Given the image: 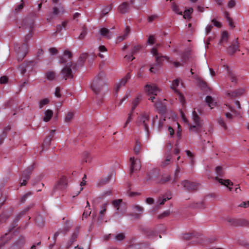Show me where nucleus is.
I'll list each match as a JSON object with an SVG mask.
<instances>
[{"instance_id": "nucleus-55", "label": "nucleus", "mask_w": 249, "mask_h": 249, "mask_svg": "<svg viewBox=\"0 0 249 249\" xmlns=\"http://www.w3.org/2000/svg\"><path fill=\"white\" fill-rule=\"evenodd\" d=\"M154 202V199L151 197H148L145 199V202L148 204H152Z\"/></svg>"}, {"instance_id": "nucleus-5", "label": "nucleus", "mask_w": 249, "mask_h": 249, "mask_svg": "<svg viewBox=\"0 0 249 249\" xmlns=\"http://www.w3.org/2000/svg\"><path fill=\"white\" fill-rule=\"evenodd\" d=\"M182 238L186 240H195L198 243H202L203 236L197 232H192L186 233L183 234Z\"/></svg>"}, {"instance_id": "nucleus-30", "label": "nucleus", "mask_w": 249, "mask_h": 249, "mask_svg": "<svg viewBox=\"0 0 249 249\" xmlns=\"http://www.w3.org/2000/svg\"><path fill=\"white\" fill-rule=\"evenodd\" d=\"M228 77L230 79V80L232 82L236 83L237 81V79L236 74L231 71H228Z\"/></svg>"}, {"instance_id": "nucleus-42", "label": "nucleus", "mask_w": 249, "mask_h": 249, "mask_svg": "<svg viewBox=\"0 0 249 249\" xmlns=\"http://www.w3.org/2000/svg\"><path fill=\"white\" fill-rule=\"evenodd\" d=\"M171 179V177L169 175H165L162 176L160 179V182L161 183H165Z\"/></svg>"}, {"instance_id": "nucleus-14", "label": "nucleus", "mask_w": 249, "mask_h": 249, "mask_svg": "<svg viewBox=\"0 0 249 249\" xmlns=\"http://www.w3.org/2000/svg\"><path fill=\"white\" fill-rule=\"evenodd\" d=\"M130 77L131 75L129 73H128L123 78L117 82L115 87L116 91L117 92L122 87L124 86Z\"/></svg>"}, {"instance_id": "nucleus-36", "label": "nucleus", "mask_w": 249, "mask_h": 249, "mask_svg": "<svg viewBox=\"0 0 249 249\" xmlns=\"http://www.w3.org/2000/svg\"><path fill=\"white\" fill-rule=\"evenodd\" d=\"M49 102V99L46 98L41 100L38 103L39 107L40 108H42L43 107L48 104Z\"/></svg>"}, {"instance_id": "nucleus-62", "label": "nucleus", "mask_w": 249, "mask_h": 249, "mask_svg": "<svg viewBox=\"0 0 249 249\" xmlns=\"http://www.w3.org/2000/svg\"><path fill=\"white\" fill-rule=\"evenodd\" d=\"M157 18V16H155V15L150 16L148 18V19H147L148 21L149 22H151L153 20H154Z\"/></svg>"}, {"instance_id": "nucleus-29", "label": "nucleus", "mask_w": 249, "mask_h": 249, "mask_svg": "<svg viewBox=\"0 0 249 249\" xmlns=\"http://www.w3.org/2000/svg\"><path fill=\"white\" fill-rule=\"evenodd\" d=\"M171 198V195H168L167 196H163L162 198H159L157 202L159 205H163L167 200H169Z\"/></svg>"}, {"instance_id": "nucleus-16", "label": "nucleus", "mask_w": 249, "mask_h": 249, "mask_svg": "<svg viewBox=\"0 0 249 249\" xmlns=\"http://www.w3.org/2000/svg\"><path fill=\"white\" fill-rule=\"evenodd\" d=\"M239 47V43L237 40H234L232 44L228 47V51L229 53L231 54H233L234 53H235L238 50Z\"/></svg>"}, {"instance_id": "nucleus-7", "label": "nucleus", "mask_w": 249, "mask_h": 249, "mask_svg": "<svg viewBox=\"0 0 249 249\" xmlns=\"http://www.w3.org/2000/svg\"><path fill=\"white\" fill-rule=\"evenodd\" d=\"M223 112L227 119H231L233 114L236 115L237 112L233 109L230 105L225 104L223 108Z\"/></svg>"}, {"instance_id": "nucleus-57", "label": "nucleus", "mask_w": 249, "mask_h": 249, "mask_svg": "<svg viewBox=\"0 0 249 249\" xmlns=\"http://www.w3.org/2000/svg\"><path fill=\"white\" fill-rule=\"evenodd\" d=\"M212 22L213 23L214 26L217 27H221V23L219 22L216 21L215 19H213Z\"/></svg>"}, {"instance_id": "nucleus-43", "label": "nucleus", "mask_w": 249, "mask_h": 249, "mask_svg": "<svg viewBox=\"0 0 249 249\" xmlns=\"http://www.w3.org/2000/svg\"><path fill=\"white\" fill-rule=\"evenodd\" d=\"M112 9V6L111 5H108L107 6H106L104 7V8L103 9L102 11V14L104 15H106L107 14L109 11H111Z\"/></svg>"}, {"instance_id": "nucleus-12", "label": "nucleus", "mask_w": 249, "mask_h": 249, "mask_svg": "<svg viewBox=\"0 0 249 249\" xmlns=\"http://www.w3.org/2000/svg\"><path fill=\"white\" fill-rule=\"evenodd\" d=\"M184 188L189 191L196 190L198 184L195 182H190L188 180H184L181 183Z\"/></svg>"}, {"instance_id": "nucleus-1", "label": "nucleus", "mask_w": 249, "mask_h": 249, "mask_svg": "<svg viewBox=\"0 0 249 249\" xmlns=\"http://www.w3.org/2000/svg\"><path fill=\"white\" fill-rule=\"evenodd\" d=\"M181 118L184 122L186 123L190 127L189 130L192 132H198L201 127V123L199 120V117L195 111H194L192 113V119L194 122V124H190L186 119L185 115L181 112Z\"/></svg>"}, {"instance_id": "nucleus-23", "label": "nucleus", "mask_w": 249, "mask_h": 249, "mask_svg": "<svg viewBox=\"0 0 249 249\" xmlns=\"http://www.w3.org/2000/svg\"><path fill=\"white\" fill-rule=\"evenodd\" d=\"M206 102L207 103L208 105L211 108H213L215 106L216 102L214 101V100L210 96H207L206 98Z\"/></svg>"}, {"instance_id": "nucleus-44", "label": "nucleus", "mask_w": 249, "mask_h": 249, "mask_svg": "<svg viewBox=\"0 0 249 249\" xmlns=\"http://www.w3.org/2000/svg\"><path fill=\"white\" fill-rule=\"evenodd\" d=\"M160 66V65H157V64L156 63L155 65L151 67L150 69V72L154 73H157L159 71V67Z\"/></svg>"}, {"instance_id": "nucleus-50", "label": "nucleus", "mask_w": 249, "mask_h": 249, "mask_svg": "<svg viewBox=\"0 0 249 249\" xmlns=\"http://www.w3.org/2000/svg\"><path fill=\"white\" fill-rule=\"evenodd\" d=\"M67 231H68V229H62L60 230L57 232H56L54 234V237L56 238L59 234L61 233L62 232H66Z\"/></svg>"}, {"instance_id": "nucleus-35", "label": "nucleus", "mask_w": 249, "mask_h": 249, "mask_svg": "<svg viewBox=\"0 0 249 249\" xmlns=\"http://www.w3.org/2000/svg\"><path fill=\"white\" fill-rule=\"evenodd\" d=\"M192 8H190L188 10H185L184 12L183 18L185 19L189 18L190 17V15L192 13Z\"/></svg>"}, {"instance_id": "nucleus-26", "label": "nucleus", "mask_w": 249, "mask_h": 249, "mask_svg": "<svg viewBox=\"0 0 249 249\" xmlns=\"http://www.w3.org/2000/svg\"><path fill=\"white\" fill-rule=\"evenodd\" d=\"M142 97V95L141 94L138 95V96L133 100L132 102V106L131 107V110L134 111V109L136 108L138 104H139L141 98Z\"/></svg>"}, {"instance_id": "nucleus-49", "label": "nucleus", "mask_w": 249, "mask_h": 249, "mask_svg": "<svg viewBox=\"0 0 249 249\" xmlns=\"http://www.w3.org/2000/svg\"><path fill=\"white\" fill-rule=\"evenodd\" d=\"M213 26L212 25H208L205 28V34L207 35L211 31Z\"/></svg>"}, {"instance_id": "nucleus-2", "label": "nucleus", "mask_w": 249, "mask_h": 249, "mask_svg": "<svg viewBox=\"0 0 249 249\" xmlns=\"http://www.w3.org/2000/svg\"><path fill=\"white\" fill-rule=\"evenodd\" d=\"M106 85L105 75L103 73H99L93 80L91 88L96 93L100 92Z\"/></svg>"}, {"instance_id": "nucleus-18", "label": "nucleus", "mask_w": 249, "mask_h": 249, "mask_svg": "<svg viewBox=\"0 0 249 249\" xmlns=\"http://www.w3.org/2000/svg\"><path fill=\"white\" fill-rule=\"evenodd\" d=\"M62 74L66 79L72 77L71 70L70 68L68 67V66H66L62 70Z\"/></svg>"}, {"instance_id": "nucleus-8", "label": "nucleus", "mask_w": 249, "mask_h": 249, "mask_svg": "<svg viewBox=\"0 0 249 249\" xmlns=\"http://www.w3.org/2000/svg\"><path fill=\"white\" fill-rule=\"evenodd\" d=\"M145 91L149 95H157L160 92V89L155 85H149L147 84L144 87Z\"/></svg>"}, {"instance_id": "nucleus-37", "label": "nucleus", "mask_w": 249, "mask_h": 249, "mask_svg": "<svg viewBox=\"0 0 249 249\" xmlns=\"http://www.w3.org/2000/svg\"><path fill=\"white\" fill-rule=\"evenodd\" d=\"M180 172V169L179 167H177L176 170H175V173H174V179H173V182L174 183H176V182L177 181V180L178 179V178H179V173Z\"/></svg>"}, {"instance_id": "nucleus-51", "label": "nucleus", "mask_w": 249, "mask_h": 249, "mask_svg": "<svg viewBox=\"0 0 249 249\" xmlns=\"http://www.w3.org/2000/svg\"><path fill=\"white\" fill-rule=\"evenodd\" d=\"M227 20L228 22L229 25L232 28H233L235 27V26L233 24L232 20L228 16H227Z\"/></svg>"}, {"instance_id": "nucleus-61", "label": "nucleus", "mask_w": 249, "mask_h": 249, "mask_svg": "<svg viewBox=\"0 0 249 249\" xmlns=\"http://www.w3.org/2000/svg\"><path fill=\"white\" fill-rule=\"evenodd\" d=\"M124 58L126 60H127L128 61H131L134 59V57H133L132 55H131V54L126 55L125 56Z\"/></svg>"}, {"instance_id": "nucleus-4", "label": "nucleus", "mask_w": 249, "mask_h": 249, "mask_svg": "<svg viewBox=\"0 0 249 249\" xmlns=\"http://www.w3.org/2000/svg\"><path fill=\"white\" fill-rule=\"evenodd\" d=\"M149 120V115L146 112H143L138 117L136 121V124L138 126L142 125L145 130H148V122Z\"/></svg>"}, {"instance_id": "nucleus-27", "label": "nucleus", "mask_w": 249, "mask_h": 249, "mask_svg": "<svg viewBox=\"0 0 249 249\" xmlns=\"http://www.w3.org/2000/svg\"><path fill=\"white\" fill-rule=\"evenodd\" d=\"M114 238L116 241H121L125 238V234L124 233L119 232L113 235Z\"/></svg>"}, {"instance_id": "nucleus-9", "label": "nucleus", "mask_w": 249, "mask_h": 249, "mask_svg": "<svg viewBox=\"0 0 249 249\" xmlns=\"http://www.w3.org/2000/svg\"><path fill=\"white\" fill-rule=\"evenodd\" d=\"M179 83V80L178 79H176L173 80L172 83L171 85V88L177 94L178 98L180 101V102L182 103V104H184L185 103V100L183 95L180 93L177 89V87L178 86Z\"/></svg>"}, {"instance_id": "nucleus-13", "label": "nucleus", "mask_w": 249, "mask_h": 249, "mask_svg": "<svg viewBox=\"0 0 249 249\" xmlns=\"http://www.w3.org/2000/svg\"><path fill=\"white\" fill-rule=\"evenodd\" d=\"M130 77L131 75L129 73H128L123 78L117 82L115 87L116 91L117 92L122 87L124 86Z\"/></svg>"}, {"instance_id": "nucleus-19", "label": "nucleus", "mask_w": 249, "mask_h": 249, "mask_svg": "<svg viewBox=\"0 0 249 249\" xmlns=\"http://www.w3.org/2000/svg\"><path fill=\"white\" fill-rule=\"evenodd\" d=\"M245 90L243 89H237L233 92H229L227 95L229 97H237L244 94Z\"/></svg>"}, {"instance_id": "nucleus-56", "label": "nucleus", "mask_w": 249, "mask_h": 249, "mask_svg": "<svg viewBox=\"0 0 249 249\" xmlns=\"http://www.w3.org/2000/svg\"><path fill=\"white\" fill-rule=\"evenodd\" d=\"M140 151V146L139 145H136L134 148V152L135 154H138Z\"/></svg>"}, {"instance_id": "nucleus-24", "label": "nucleus", "mask_w": 249, "mask_h": 249, "mask_svg": "<svg viewBox=\"0 0 249 249\" xmlns=\"http://www.w3.org/2000/svg\"><path fill=\"white\" fill-rule=\"evenodd\" d=\"M74 112L72 111H68L65 117L64 122L69 123L71 122L74 117Z\"/></svg>"}, {"instance_id": "nucleus-33", "label": "nucleus", "mask_w": 249, "mask_h": 249, "mask_svg": "<svg viewBox=\"0 0 249 249\" xmlns=\"http://www.w3.org/2000/svg\"><path fill=\"white\" fill-rule=\"evenodd\" d=\"M171 8L172 10L176 14L178 15H182V12L180 11L178 6L174 3H173L171 5Z\"/></svg>"}, {"instance_id": "nucleus-17", "label": "nucleus", "mask_w": 249, "mask_h": 249, "mask_svg": "<svg viewBox=\"0 0 249 249\" xmlns=\"http://www.w3.org/2000/svg\"><path fill=\"white\" fill-rule=\"evenodd\" d=\"M119 12L121 14H125L129 10L128 3L124 2L121 4L118 8Z\"/></svg>"}, {"instance_id": "nucleus-47", "label": "nucleus", "mask_w": 249, "mask_h": 249, "mask_svg": "<svg viewBox=\"0 0 249 249\" xmlns=\"http://www.w3.org/2000/svg\"><path fill=\"white\" fill-rule=\"evenodd\" d=\"M154 40L155 38L154 36L152 35H150L148 37L147 43L150 45L153 44L154 43Z\"/></svg>"}, {"instance_id": "nucleus-6", "label": "nucleus", "mask_w": 249, "mask_h": 249, "mask_svg": "<svg viewBox=\"0 0 249 249\" xmlns=\"http://www.w3.org/2000/svg\"><path fill=\"white\" fill-rule=\"evenodd\" d=\"M151 53L155 56L157 65L160 66L162 64L164 59L170 61L169 58L167 56H163L161 53L158 52L157 48L155 47L151 49Z\"/></svg>"}, {"instance_id": "nucleus-15", "label": "nucleus", "mask_w": 249, "mask_h": 249, "mask_svg": "<svg viewBox=\"0 0 249 249\" xmlns=\"http://www.w3.org/2000/svg\"><path fill=\"white\" fill-rule=\"evenodd\" d=\"M215 179L221 185L228 187L230 191H231L232 187L229 186H232L233 183L230 179H223L219 178L218 177H215Z\"/></svg>"}, {"instance_id": "nucleus-25", "label": "nucleus", "mask_w": 249, "mask_h": 249, "mask_svg": "<svg viewBox=\"0 0 249 249\" xmlns=\"http://www.w3.org/2000/svg\"><path fill=\"white\" fill-rule=\"evenodd\" d=\"M130 32V28L128 26H126L124 31V34L122 36H119L117 37V39L118 41H121L125 39L129 33Z\"/></svg>"}, {"instance_id": "nucleus-34", "label": "nucleus", "mask_w": 249, "mask_h": 249, "mask_svg": "<svg viewBox=\"0 0 249 249\" xmlns=\"http://www.w3.org/2000/svg\"><path fill=\"white\" fill-rule=\"evenodd\" d=\"M107 203H106L101 206L99 213L101 216H103L105 214V213L107 210Z\"/></svg>"}, {"instance_id": "nucleus-64", "label": "nucleus", "mask_w": 249, "mask_h": 249, "mask_svg": "<svg viewBox=\"0 0 249 249\" xmlns=\"http://www.w3.org/2000/svg\"><path fill=\"white\" fill-rule=\"evenodd\" d=\"M248 206H249V201L247 202H243L239 206L241 207H247Z\"/></svg>"}, {"instance_id": "nucleus-59", "label": "nucleus", "mask_w": 249, "mask_h": 249, "mask_svg": "<svg viewBox=\"0 0 249 249\" xmlns=\"http://www.w3.org/2000/svg\"><path fill=\"white\" fill-rule=\"evenodd\" d=\"M49 52L52 54H55L57 53V50L54 48H52L49 49Z\"/></svg>"}, {"instance_id": "nucleus-3", "label": "nucleus", "mask_w": 249, "mask_h": 249, "mask_svg": "<svg viewBox=\"0 0 249 249\" xmlns=\"http://www.w3.org/2000/svg\"><path fill=\"white\" fill-rule=\"evenodd\" d=\"M65 12V8L61 3H58L57 6H54L53 8V11L49 14L47 20H51L54 17L59 16L63 15Z\"/></svg>"}, {"instance_id": "nucleus-10", "label": "nucleus", "mask_w": 249, "mask_h": 249, "mask_svg": "<svg viewBox=\"0 0 249 249\" xmlns=\"http://www.w3.org/2000/svg\"><path fill=\"white\" fill-rule=\"evenodd\" d=\"M130 161L131 162L130 173L139 170L141 168L140 160L137 159H135L134 157L130 158Z\"/></svg>"}, {"instance_id": "nucleus-45", "label": "nucleus", "mask_w": 249, "mask_h": 249, "mask_svg": "<svg viewBox=\"0 0 249 249\" xmlns=\"http://www.w3.org/2000/svg\"><path fill=\"white\" fill-rule=\"evenodd\" d=\"M215 172L217 176H222L223 174L222 168L220 166L216 167L215 168Z\"/></svg>"}, {"instance_id": "nucleus-40", "label": "nucleus", "mask_w": 249, "mask_h": 249, "mask_svg": "<svg viewBox=\"0 0 249 249\" xmlns=\"http://www.w3.org/2000/svg\"><path fill=\"white\" fill-rule=\"evenodd\" d=\"M53 137V134H50V135L44 140V143L47 145H49Z\"/></svg>"}, {"instance_id": "nucleus-20", "label": "nucleus", "mask_w": 249, "mask_h": 249, "mask_svg": "<svg viewBox=\"0 0 249 249\" xmlns=\"http://www.w3.org/2000/svg\"><path fill=\"white\" fill-rule=\"evenodd\" d=\"M53 115V112L50 109H47L44 112V116L43 118V121L45 122H49L52 118Z\"/></svg>"}, {"instance_id": "nucleus-46", "label": "nucleus", "mask_w": 249, "mask_h": 249, "mask_svg": "<svg viewBox=\"0 0 249 249\" xmlns=\"http://www.w3.org/2000/svg\"><path fill=\"white\" fill-rule=\"evenodd\" d=\"M165 119L162 118L160 119L159 122V128H162L164 126H165Z\"/></svg>"}, {"instance_id": "nucleus-54", "label": "nucleus", "mask_w": 249, "mask_h": 249, "mask_svg": "<svg viewBox=\"0 0 249 249\" xmlns=\"http://www.w3.org/2000/svg\"><path fill=\"white\" fill-rule=\"evenodd\" d=\"M64 56L70 59L71 56V53L69 51H65L64 52Z\"/></svg>"}, {"instance_id": "nucleus-22", "label": "nucleus", "mask_w": 249, "mask_h": 249, "mask_svg": "<svg viewBox=\"0 0 249 249\" xmlns=\"http://www.w3.org/2000/svg\"><path fill=\"white\" fill-rule=\"evenodd\" d=\"M229 38V34L227 31H223L221 33V38L219 42V44L221 45L224 42H226Z\"/></svg>"}, {"instance_id": "nucleus-41", "label": "nucleus", "mask_w": 249, "mask_h": 249, "mask_svg": "<svg viewBox=\"0 0 249 249\" xmlns=\"http://www.w3.org/2000/svg\"><path fill=\"white\" fill-rule=\"evenodd\" d=\"M218 123L220 125H221L224 129H227V126L226 124L225 123L223 118H219L217 120Z\"/></svg>"}, {"instance_id": "nucleus-21", "label": "nucleus", "mask_w": 249, "mask_h": 249, "mask_svg": "<svg viewBox=\"0 0 249 249\" xmlns=\"http://www.w3.org/2000/svg\"><path fill=\"white\" fill-rule=\"evenodd\" d=\"M101 35L107 38H110L111 36V33L108 29L102 28L100 30Z\"/></svg>"}, {"instance_id": "nucleus-38", "label": "nucleus", "mask_w": 249, "mask_h": 249, "mask_svg": "<svg viewBox=\"0 0 249 249\" xmlns=\"http://www.w3.org/2000/svg\"><path fill=\"white\" fill-rule=\"evenodd\" d=\"M87 34V29L84 27L82 29V32L79 36V38L80 39H82L84 38Z\"/></svg>"}, {"instance_id": "nucleus-58", "label": "nucleus", "mask_w": 249, "mask_h": 249, "mask_svg": "<svg viewBox=\"0 0 249 249\" xmlns=\"http://www.w3.org/2000/svg\"><path fill=\"white\" fill-rule=\"evenodd\" d=\"M235 4V1L233 0H231L228 2V7L229 8H232L234 6Z\"/></svg>"}, {"instance_id": "nucleus-52", "label": "nucleus", "mask_w": 249, "mask_h": 249, "mask_svg": "<svg viewBox=\"0 0 249 249\" xmlns=\"http://www.w3.org/2000/svg\"><path fill=\"white\" fill-rule=\"evenodd\" d=\"M55 96L57 97H61V94H60V89L59 87H57L55 89V92H54Z\"/></svg>"}, {"instance_id": "nucleus-63", "label": "nucleus", "mask_w": 249, "mask_h": 249, "mask_svg": "<svg viewBox=\"0 0 249 249\" xmlns=\"http://www.w3.org/2000/svg\"><path fill=\"white\" fill-rule=\"evenodd\" d=\"M23 7V2L22 1V2L20 3L17 7L16 8L15 10L17 11H18L22 9Z\"/></svg>"}, {"instance_id": "nucleus-11", "label": "nucleus", "mask_w": 249, "mask_h": 249, "mask_svg": "<svg viewBox=\"0 0 249 249\" xmlns=\"http://www.w3.org/2000/svg\"><path fill=\"white\" fill-rule=\"evenodd\" d=\"M67 186V178L65 176L61 177L54 187V190H63Z\"/></svg>"}, {"instance_id": "nucleus-53", "label": "nucleus", "mask_w": 249, "mask_h": 249, "mask_svg": "<svg viewBox=\"0 0 249 249\" xmlns=\"http://www.w3.org/2000/svg\"><path fill=\"white\" fill-rule=\"evenodd\" d=\"M7 80H8V78H7L6 76H2V77H1L0 78V83L1 84H5V83H7Z\"/></svg>"}, {"instance_id": "nucleus-39", "label": "nucleus", "mask_w": 249, "mask_h": 249, "mask_svg": "<svg viewBox=\"0 0 249 249\" xmlns=\"http://www.w3.org/2000/svg\"><path fill=\"white\" fill-rule=\"evenodd\" d=\"M121 202L122 199H119L113 201L112 204L114 207L116 208L117 210H118L119 208V206L121 204Z\"/></svg>"}, {"instance_id": "nucleus-28", "label": "nucleus", "mask_w": 249, "mask_h": 249, "mask_svg": "<svg viewBox=\"0 0 249 249\" xmlns=\"http://www.w3.org/2000/svg\"><path fill=\"white\" fill-rule=\"evenodd\" d=\"M133 112H134V111H132V110L131 109L130 111L128 113V118L124 125V128L126 127L128 124L132 121V120L133 119Z\"/></svg>"}, {"instance_id": "nucleus-31", "label": "nucleus", "mask_w": 249, "mask_h": 249, "mask_svg": "<svg viewBox=\"0 0 249 249\" xmlns=\"http://www.w3.org/2000/svg\"><path fill=\"white\" fill-rule=\"evenodd\" d=\"M133 210L134 212L141 214L143 211V208L139 205L135 204L133 206Z\"/></svg>"}, {"instance_id": "nucleus-48", "label": "nucleus", "mask_w": 249, "mask_h": 249, "mask_svg": "<svg viewBox=\"0 0 249 249\" xmlns=\"http://www.w3.org/2000/svg\"><path fill=\"white\" fill-rule=\"evenodd\" d=\"M171 158H167L164 161L161 163V166L163 167L166 166L168 165L170 162Z\"/></svg>"}, {"instance_id": "nucleus-60", "label": "nucleus", "mask_w": 249, "mask_h": 249, "mask_svg": "<svg viewBox=\"0 0 249 249\" xmlns=\"http://www.w3.org/2000/svg\"><path fill=\"white\" fill-rule=\"evenodd\" d=\"M140 48H141V47L139 45H136V46H134V47L132 50V53H135L137 52L140 49Z\"/></svg>"}, {"instance_id": "nucleus-32", "label": "nucleus", "mask_w": 249, "mask_h": 249, "mask_svg": "<svg viewBox=\"0 0 249 249\" xmlns=\"http://www.w3.org/2000/svg\"><path fill=\"white\" fill-rule=\"evenodd\" d=\"M55 74L54 71H49L46 74V78L49 80H53L54 79Z\"/></svg>"}]
</instances>
